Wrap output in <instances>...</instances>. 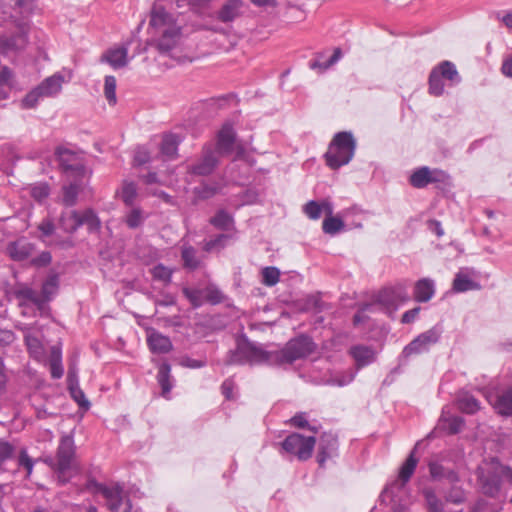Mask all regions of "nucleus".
<instances>
[{
    "mask_svg": "<svg viewBox=\"0 0 512 512\" xmlns=\"http://www.w3.org/2000/svg\"><path fill=\"white\" fill-rule=\"evenodd\" d=\"M226 365H273L272 352L266 351L261 345L249 341L242 335L236 340L235 349L229 350Z\"/></svg>",
    "mask_w": 512,
    "mask_h": 512,
    "instance_id": "nucleus-1",
    "label": "nucleus"
},
{
    "mask_svg": "<svg viewBox=\"0 0 512 512\" xmlns=\"http://www.w3.org/2000/svg\"><path fill=\"white\" fill-rule=\"evenodd\" d=\"M149 27L153 30L154 35H159L157 47L161 52H168L176 45L180 28L176 25L172 15L162 7H153Z\"/></svg>",
    "mask_w": 512,
    "mask_h": 512,
    "instance_id": "nucleus-2",
    "label": "nucleus"
},
{
    "mask_svg": "<svg viewBox=\"0 0 512 512\" xmlns=\"http://www.w3.org/2000/svg\"><path fill=\"white\" fill-rule=\"evenodd\" d=\"M356 141L351 132L343 131L335 134L325 154L326 163L332 169L348 164L355 153Z\"/></svg>",
    "mask_w": 512,
    "mask_h": 512,
    "instance_id": "nucleus-3",
    "label": "nucleus"
},
{
    "mask_svg": "<svg viewBox=\"0 0 512 512\" xmlns=\"http://www.w3.org/2000/svg\"><path fill=\"white\" fill-rule=\"evenodd\" d=\"M315 349L312 339L306 335H300L291 339L279 351L272 352L273 365L292 364L309 356Z\"/></svg>",
    "mask_w": 512,
    "mask_h": 512,
    "instance_id": "nucleus-4",
    "label": "nucleus"
},
{
    "mask_svg": "<svg viewBox=\"0 0 512 512\" xmlns=\"http://www.w3.org/2000/svg\"><path fill=\"white\" fill-rule=\"evenodd\" d=\"M93 493L101 494L105 499V505L110 512H129L132 508L129 499L123 495V488L115 483L106 485L96 480H90L87 485Z\"/></svg>",
    "mask_w": 512,
    "mask_h": 512,
    "instance_id": "nucleus-5",
    "label": "nucleus"
},
{
    "mask_svg": "<svg viewBox=\"0 0 512 512\" xmlns=\"http://www.w3.org/2000/svg\"><path fill=\"white\" fill-rule=\"evenodd\" d=\"M75 455V445L73 437L64 435L60 439L57 449L56 457L49 458L46 462L58 473V480L61 483H66V472L72 467V462Z\"/></svg>",
    "mask_w": 512,
    "mask_h": 512,
    "instance_id": "nucleus-6",
    "label": "nucleus"
},
{
    "mask_svg": "<svg viewBox=\"0 0 512 512\" xmlns=\"http://www.w3.org/2000/svg\"><path fill=\"white\" fill-rule=\"evenodd\" d=\"M442 331L438 327L424 331L408 343L402 350L399 360L405 363L410 357L427 353L441 338Z\"/></svg>",
    "mask_w": 512,
    "mask_h": 512,
    "instance_id": "nucleus-7",
    "label": "nucleus"
},
{
    "mask_svg": "<svg viewBox=\"0 0 512 512\" xmlns=\"http://www.w3.org/2000/svg\"><path fill=\"white\" fill-rule=\"evenodd\" d=\"M63 81L64 78L59 73L46 78L23 98L22 106L34 108L40 99L57 95L62 89Z\"/></svg>",
    "mask_w": 512,
    "mask_h": 512,
    "instance_id": "nucleus-8",
    "label": "nucleus"
},
{
    "mask_svg": "<svg viewBox=\"0 0 512 512\" xmlns=\"http://www.w3.org/2000/svg\"><path fill=\"white\" fill-rule=\"evenodd\" d=\"M316 444L314 436H303L299 433L288 435L281 443L283 451L305 461L312 456Z\"/></svg>",
    "mask_w": 512,
    "mask_h": 512,
    "instance_id": "nucleus-9",
    "label": "nucleus"
},
{
    "mask_svg": "<svg viewBox=\"0 0 512 512\" xmlns=\"http://www.w3.org/2000/svg\"><path fill=\"white\" fill-rule=\"evenodd\" d=\"M219 155L210 145L204 146L200 157L187 165V173L193 176H209L219 164Z\"/></svg>",
    "mask_w": 512,
    "mask_h": 512,
    "instance_id": "nucleus-10",
    "label": "nucleus"
},
{
    "mask_svg": "<svg viewBox=\"0 0 512 512\" xmlns=\"http://www.w3.org/2000/svg\"><path fill=\"white\" fill-rule=\"evenodd\" d=\"M409 299V295L402 285L382 289L376 296L377 303L389 311H395L402 303Z\"/></svg>",
    "mask_w": 512,
    "mask_h": 512,
    "instance_id": "nucleus-11",
    "label": "nucleus"
},
{
    "mask_svg": "<svg viewBox=\"0 0 512 512\" xmlns=\"http://www.w3.org/2000/svg\"><path fill=\"white\" fill-rule=\"evenodd\" d=\"M414 449H416V447ZM417 463L418 459L415 457V450H413L411 451L406 461L401 466L398 478L386 486V488L384 489V493H391L392 495H394L396 491L402 490L405 487L406 483L412 477L416 469Z\"/></svg>",
    "mask_w": 512,
    "mask_h": 512,
    "instance_id": "nucleus-12",
    "label": "nucleus"
},
{
    "mask_svg": "<svg viewBox=\"0 0 512 512\" xmlns=\"http://www.w3.org/2000/svg\"><path fill=\"white\" fill-rule=\"evenodd\" d=\"M56 156L60 168L65 173L75 174L77 176L85 173V166L80 156L66 148H58Z\"/></svg>",
    "mask_w": 512,
    "mask_h": 512,
    "instance_id": "nucleus-13",
    "label": "nucleus"
},
{
    "mask_svg": "<svg viewBox=\"0 0 512 512\" xmlns=\"http://www.w3.org/2000/svg\"><path fill=\"white\" fill-rule=\"evenodd\" d=\"M502 476L499 465L493 466L479 475V483L482 492L489 497L496 498L501 489Z\"/></svg>",
    "mask_w": 512,
    "mask_h": 512,
    "instance_id": "nucleus-14",
    "label": "nucleus"
},
{
    "mask_svg": "<svg viewBox=\"0 0 512 512\" xmlns=\"http://www.w3.org/2000/svg\"><path fill=\"white\" fill-rule=\"evenodd\" d=\"M484 396L496 413L502 416H512V386L500 392H488Z\"/></svg>",
    "mask_w": 512,
    "mask_h": 512,
    "instance_id": "nucleus-15",
    "label": "nucleus"
},
{
    "mask_svg": "<svg viewBox=\"0 0 512 512\" xmlns=\"http://www.w3.org/2000/svg\"><path fill=\"white\" fill-rule=\"evenodd\" d=\"M445 173L440 170H431L423 166L416 169L410 176V184L415 188H424L430 183L443 181Z\"/></svg>",
    "mask_w": 512,
    "mask_h": 512,
    "instance_id": "nucleus-16",
    "label": "nucleus"
},
{
    "mask_svg": "<svg viewBox=\"0 0 512 512\" xmlns=\"http://www.w3.org/2000/svg\"><path fill=\"white\" fill-rule=\"evenodd\" d=\"M338 455V439L332 433H323L319 439L317 462L323 467L325 462Z\"/></svg>",
    "mask_w": 512,
    "mask_h": 512,
    "instance_id": "nucleus-17",
    "label": "nucleus"
},
{
    "mask_svg": "<svg viewBox=\"0 0 512 512\" xmlns=\"http://www.w3.org/2000/svg\"><path fill=\"white\" fill-rule=\"evenodd\" d=\"M28 43L27 29L21 25L18 31L11 36H2L0 38V49L3 53L16 52L23 50Z\"/></svg>",
    "mask_w": 512,
    "mask_h": 512,
    "instance_id": "nucleus-18",
    "label": "nucleus"
},
{
    "mask_svg": "<svg viewBox=\"0 0 512 512\" xmlns=\"http://www.w3.org/2000/svg\"><path fill=\"white\" fill-rule=\"evenodd\" d=\"M429 473L434 481L447 480L449 483H458L460 476L458 472L450 467H446L438 460H431L428 463Z\"/></svg>",
    "mask_w": 512,
    "mask_h": 512,
    "instance_id": "nucleus-19",
    "label": "nucleus"
},
{
    "mask_svg": "<svg viewBox=\"0 0 512 512\" xmlns=\"http://www.w3.org/2000/svg\"><path fill=\"white\" fill-rule=\"evenodd\" d=\"M235 141V132L231 124L226 123L223 125L218 133L217 145L213 150L217 151L219 156L231 153Z\"/></svg>",
    "mask_w": 512,
    "mask_h": 512,
    "instance_id": "nucleus-20",
    "label": "nucleus"
},
{
    "mask_svg": "<svg viewBox=\"0 0 512 512\" xmlns=\"http://www.w3.org/2000/svg\"><path fill=\"white\" fill-rule=\"evenodd\" d=\"M358 368L370 365L376 360L377 352L371 346L354 345L349 350Z\"/></svg>",
    "mask_w": 512,
    "mask_h": 512,
    "instance_id": "nucleus-21",
    "label": "nucleus"
},
{
    "mask_svg": "<svg viewBox=\"0 0 512 512\" xmlns=\"http://www.w3.org/2000/svg\"><path fill=\"white\" fill-rule=\"evenodd\" d=\"M156 378L159 386L161 387L162 397L169 399L175 380L171 375V365L167 361L159 363Z\"/></svg>",
    "mask_w": 512,
    "mask_h": 512,
    "instance_id": "nucleus-22",
    "label": "nucleus"
},
{
    "mask_svg": "<svg viewBox=\"0 0 512 512\" xmlns=\"http://www.w3.org/2000/svg\"><path fill=\"white\" fill-rule=\"evenodd\" d=\"M147 344L151 352L156 354L169 353L173 348L170 338L155 330L148 334Z\"/></svg>",
    "mask_w": 512,
    "mask_h": 512,
    "instance_id": "nucleus-23",
    "label": "nucleus"
},
{
    "mask_svg": "<svg viewBox=\"0 0 512 512\" xmlns=\"http://www.w3.org/2000/svg\"><path fill=\"white\" fill-rule=\"evenodd\" d=\"M102 62L108 63L114 69H120L128 64V48L116 47L107 50L101 57Z\"/></svg>",
    "mask_w": 512,
    "mask_h": 512,
    "instance_id": "nucleus-24",
    "label": "nucleus"
},
{
    "mask_svg": "<svg viewBox=\"0 0 512 512\" xmlns=\"http://www.w3.org/2000/svg\"><path fill=\"white\" fill-rule=\"evenodd\" d=\"M68 390L73 400L79 405L80 408L88 410L90 402L85 397L83 390L79 387L78 378L74 371L69 370L67 375Z\"/></svg>",
    "mask_w": 512,
    "mask_h": 512,
    "instance_id": "nucleus-25",
    "label": "nucleus"
},
{
    "mask_svg": "<svg viewBox=\"0 0 512 512\" xmlns=\"http://www.w3.org/2000/svg\"><path fill=\"white\" fill-rule=\"evenodd\" d=\"M341 57L342 50L339 47L335 48L332 56L325 61L323 60L325 58V52H319L316 54V58L309 62V68L322 73L336 64L341 59Z\"/></svg>",
    "mask_w": 512,
    "mask_h": 512,
    "instance_id": "nucleus-26",
    "label": "nucleus"
},
{
    "mask_svg": "<svg viewBox=\"0 0 512 512\" xmlns=\"http://www.w3.org/2000/svg\"><path fill=\"white\" fill-rule=\"evenodd\" d=\"M480 289V284L473 281L468 273V269H461L453 280V290L462 293L470 290Z\"/></svg>",
    "mask_w": 512,
    "mask_h": 512,
    "instance_id": "nucleus-27",
    "label": "nucleus"
},
{
    "mask_svg": "<svg viewBox=\"0 0 512 512\" xmlns=\"http://www.w3.org/2000/svg\"><path fill=\"white\" fill-rule=\"evenodd\" d=\"M434 293V282L431 279L423 278L416 282L414 298L417 302H428L433 297Z\"/></svg>",
    "mask_w": 512,
    "mask_h": 512,
    "instance_id": "nucleus-28",
    "label": "nucleus"
},
{
    "mask_svg": "<svg viewBox=\"0 0 512 512\" xmlns=\"http://www.w3.org/2000/svg\"><path fill=\"white\" fill-rule=\"evenodd\" d=\"M59 225L66 233H74L82 226L80 213L76 210L63 211L59 219Z\"/></svg>",
    "mask_w": 512,
    "mask_h": 512,
    "instance_id": "nucleus-29",
    "label": "nucleus"
},
{
    "mask_svg": "<svg viewBox=\"0 0 512 512\" xmlns=\"http://www.w3.org/2000/svg\"><path fill=\"white\" fill-rule=\"evenodd\" d=\"M458 409L466 414H474L480 410V402L469 392L462 391L457 397Z\"/></svg>",
    "mask_w": 512,
    "mask_h": 512,
    "instance_id": "nucleus-30",
    "label": "nucleus"
},
{
    "mask_svg": "<svg viewBox=\"0 0 512 512\" xmlns=\"http://www.w3.org/2000/svg\"><path fill=\"white\" fill-rule=\"evenodd\" d=\"M7 253L13 260L22 261L29 257L31 245L24 239H19L8 245Z\"/></svg>",
    "mask_w": 512,
    "mask_h": 512,
    "instance_id": "nucleus-31",
    "label": "nucleus"
},
{
    "mask_svg": "<svg viewBox=\"0 0 512 512\" xmlns=\"http://www.w3.org/2000/svg\"><path fill=\"white\" fill-rule=\"evenodd\" d=\"M241 6L242 0H227L218 12V19L223 23L233 21L239 16Z\"/></svg>",
    "mask_w": 512,
    "mask_h": 512,
    "instance_id": "nucleus-32",
    "label": "nucleus"
},
{
    "mask_svg": "<svg viewBox=\"0 0 512 512\" xmlns=\"http://www.w3.org/2000/svg\"><path fill=\"white\" fill-rule=\"evenodd\" d=\"M59 288V276L56 273H50L42 284L41 298L45 301V309L49 302L57 293Z\"/></svg>",
    "mask_w": 512,
    "mask_h": 512,
    "instance_id": "nucleus-33",
    "label": "nucleus"
},
{
    "mask_svg": "<svg viewBox=\"0 0 512 512\" xmlns=\"http://www.w3.org/2000/svg\"><path fill=\"white\" fill-rule=\"evenodd\" d=\"M428 512H444L445 501L441 500L432 487L422 490Z\"/></svg>",
    "mask_w": 512,
    "mask_h": 512,
    "instance_id": "nucleus-34",
    "label": "nucleus"
},
{
    "mask_svg": "<svg viewBox=\"0 0 512 512\" xmlns=\"http://www.w3.org/2000/svg\"><path fill=\"white\" fill-rule=\"evenodd\" d=\"M451 486L444 493L446 503L461 505L467 500V491L457 483H450Z\"/></svg>",
    "mask_w": 512,
    "mask_h": 512,
    "instance_id": "nucleus-35",
    "label": "nucleus"
},
{
    "mask_svg": "<svg viewBox=\"0 0 512 512\" xmlns=\"http://www.w3.org/2000/svg\"><path fill=\"white\" fill-rule=\"evenodd\" d=\"M433 69L438 70L442 78L450 81L452 85L458 84L461 81V77L456 69L455 64L450 61H442Z\"/></svg>",
    "mask_w": 512,
    "mask_h": 512,
    "instance_id": "nucleus-36",
    "label": "nucleus"
},
{
    "mask_svg": "<svg viewBox=\"0 0 512 512\" xmlns=\"http://www.w3.org/2000/svg\"><path fill=\"white\" fill-rule=\"evenodd\" d=\"M221 190V185L218 182H202L193 190L194 195L199 200H207L214 197Z\"/></svg>",
    "mask_w": 512,
    "mask_h": 512,
    "instance_id": "nucleus-37",
    "label": "nucleus"
},
{
    "mask_svg": "<svg viewBox=\"0 0 512 512\" xmlns=\"http://www.w3.org/2000/svg\"><path fill=\"white\" fill-rule=\"evenodd\" d=\"M49 365L52 378L60 379L64 374V369L62 366L61 350L56 346L51 348Z\"/></svg>",
    "mask_w": 512,
    "mask_h": 512,
    "instance_id": "nucleus-38",
    "label": "nucleus"
},
{
    "mask_svg": "<svg viewBox=\"0 0 512 512\" xmlns=\"http://www.w3.org/2000/svg\"><path fill=\"white\" fill-rule=\"evenodd\" d=\"M210 223L217 229L227 231L234 227V218L226 210L220 209L210 219Z\"/></svg>",
    "mask_w": 512,
    "mask_h": 512,
    "instance_id": "nucleus-39",
    "label": "nucleus"
},
{
    "mask_svg": "<svg viewBox=\"0 0 512 512\" xmlns=\"http://www.w3.org/2000/svg\"><path fill=\"white\" fill-rule=\"evenodd\" d=\"M180 139L175 134L164 135L161 143V153L172 159L176 156Z\"/></svg>",
    "mask_w": 512,
    "mask_h": 512,
    "instance_id": "nucleus-40",
    "label": "nucleus"
},
{
    "mask_svg": "<svg viewBox=\"0 0 512 512\" xmlns=\"http://www.w3.org/2000/svg\"><path fill=\"white\" fill-rule=\"evenodd\" d=\"M17 297L31 302L41 313L45 310V301H43L41 295H38L32 288L24 287L19 289L17 291Z\"/></svg>",
    "mask_w": 512,
    "mask_h": 512,
    "instance_id": "nucleus-41",
    "label": "nucleus"
},
{
    "mask_svg": "<svg viewBox=\"0 0 512 512\" xmlns=\"http://www.w3.org/2000/svg\"><path fill=\"white\" fill-rule=\"evenodd\" d=\"M181 258L184 263V267L195 270L200 266V259L197 256V251L190 245H184L181 251Z\"/></svg>",
    "mask_w": 512,
    "mask_h": 512,
    "instance_id": "nucleus-42",
    "label": "nucleus"
},
{
    "mask_svg": "<svg viewBox=\"0 0 512 512\" xmlns=\"http://www.w3.org/2000/svg\"><path fill=\"white\" fill-rule=\"evenodd\" d=\"M182 293L193 308H199L205 303L204 288L183 287Z\"/></svg>",
    "mask_w": 512,
    "mask_h": 512,
    "instance_id": "nucleus-43",
    "label": "nucleus"
},
{
    "mask_svg": "<svg viewBox=\"0 0 512 512\" xmlns=\"http://www.w3.org/2000/svg\"><path fill=\"white\" fill-rule=\"evenodd\" d=\"M145 219L143 211L134 207L126 213L124 222L130 229H137L143 225Z\"/></svg>",
    "mask_w": 512,
    "mask_h": 512,
    "instance_id": "nucleus-44",
    "label": "nucleus"
},
{
    "mask_svg": "<svg viewBox=\"0 0 512 512\" xmlns=\"http://www.w3.org/2000/svg\"><path fill=\"white\" fill-rule=\"evenodd\" d=\"M429 93L433 96H441L444 93L443 78L438 70L432 69L429 75Z\"/></svg>",
    "mask_w": 512,
    "mask_h": 512,
    "instance_id": "nucleus-45",
    "label": "nucleus"
},
{
    "mask_svg": "<svg viewBox=\"0 0 512 512\" xmlns=\"http://www.w3.org/2000/svg\"><path fill=\"white\" fill-rule=\"evenodd\" d=\"M82 226L86 225L90 232H96L100 229L101 222L92 209H86L80 213Z\"/></svg>",
    "mask_w": 512,
    "mask_h": 512,
    "instance_id": "nucleus-46",
    "label": "nucleus"
},
{
    "mask_svg": "<svg viewBox=\"0 0 512 512\" xmlns=\"http://www.w3.org/2000/svg\"><path fill=\"white\" fill-rule=\"evenodd\" d=\"M441 422L449 434L458 433L464 425V420L462 417L455 415L446 417L444 411L441 416Z\"/></svg>",
    "mask_w": 512,
    "mask_h": 512,
    "instance_id": "nucleus-47",
    "label": "nucleus"
},
{
    "mask_svg": "<svg viewBox=\"0 0 512 512\" xmlns=\"http://www.w3.org/2000/svg\"><path fill=\"white\" fill-rule=\"evenodd\" d=\"M25 343L27 345L28 351L30 355L39 360L44 355V348L40 340L31 334L25 335Z\"/></svg>",
    "mask_w": 512,
    "mask_h": 512,
    "instance_id": "nucleus-48",
    "label": "nucleus"
},
{
    "mask_svg": "<svg viewBox=\"0 0 512 512\" xmlns=\"http://www.w3.org/2000/svg\"><path fill=\"white\" fill-rule=\"evenodd\" d=\"M344 222L337 217H327L324 219L322 229L326 234L335 235L344 229Z\"/></svg>",
    "mask_w": 512,
    "mask_h": 512,
    "instance_id": "nucleus-49",
    "label": "nucleus"
},
{
    "mask_svg": "<svg viewBox=\"0 0 512 512\" xmlns=\"http://www.w3.org/2000/svg\"><path fill=\"white\" fill-rule=\"evenodd\" d=\"M204 296H205V303L208 302L212 305L219 304L224 299L223 293L214 284H209L206 287H204Z\"/></svg>",
    "mask_w": 512,
    "mask_h": 512,
    "instance_id": "nucleus-50",
    "label": "nucleus"
},
{
    "mask_svg": "<svg viewBox=\"0 0 512 512\" xmlns=\"http://www.w3.org/2000/svg\"><path fill=\"white\" fill-rule=\"evenodd\" d=\"M79 193V185L76 183H71L68 186L63 187V203L71 207L76 204L77 197Z\"/></svg>",
    "mask_w": 512,
    "mask_h": 512,
    "instance_id": "nucleus-51",
    "label": "nucleus"
},
{
    "mask_svg": "<svg viewBox=\"0 0 512 512\" xmlns=\"http://www.w3.org/2000/svg\"><path fill=\"white\" fill-rule=\"evenodd\" d=\"M137 196V186L134 182H124L121 191V199L127 206H131Z\"/></svg>",
    "mask_w": 512,
    "mask_h": 512,
    "instance_id": "nucleus-52",
    "label": "nucleus"
},
{
    "mask_svg": "<svg viewBox=\"0 0 512 512\" xmlns=\"http://www.w3.org/2000/svg\"><path fill=\"white\" fill-rule=\"evenodd\" d=\"M104 94L110 105L116 104V79L114 76L105 77Z\"/></svg>",
    "mask_w": 512,
    "mask_h": 512,
    "instance_id": "nucleus-53",
    "label": "nucleus"
},
{
    "mask_svg": "<svg viewBox=\"0 0 512 512\" xmlns=\"http://www.w3.org/2000/svg\"><path fill=\"white\" fill-rule=\"evenodd\" d=\"M280 271L276 267H265L262 270V283L266 286H274L279 282Z\"/></svg>",
    "mask_w": 512,
    "mask_h": 512,
    "instance_id": "nucleus-54",
    "label": "nucleus"
},
{
    "mask_svg": "<svg viewBox=\"0 0 512 512\" xmlns=\"http://www.w3.org/2000/svg\"><path fill=\"white\" fill-rule=\"evenodd\" d=\"M501 510V505L490 503L485 499L480 498L473 504L470 512H500Z\"/></svg>",
    "mask_w": 512,
    "mask_h": 512,
    "instance_id": "nucleus-55",
    "label": "nucleus"
},
{
    "mask_svg": "<svg viewBox=\"0 0 512 512\" xmlns=\"http://www.w3.org/2000/svg\"><path fill=\"white\" fill-rule=\"evenodd\" d=\"M354 377H355L354 372L346 371V372L337 374L335 376H332L328 380V383L331 385H336V386L342 387V386L350 384L353 381Z\"/></svg>",
    "mask_w": 512,
    "mask_h": 512,
    "instance_id": "nucleus-56",
    "label": "nucleus"
},
{
    "mask_svg": "<svg viewBox=\"0 0 512 512\" xmlns=\"http://www.w3.org/2000/svg\"><path fill=\"white\" fill-rule=\"evenodd\" d=\"M303 211L310 219L313 220L319 219L322 214L320 203L314 200L307 202L303 207Z\"/></svg>",
    "mask_w": 512,
    "mask_h": 512,
    "instance_id": "nucleus-57",
    "label": "nucleus"
},
{
    "mask_svg": "<svg viewBox=\"0 0 512 512\" xmlns=\"http://www.w3.org/2000/svg\"><path fill=\"white\" fill-rule=\"evenodd\" d=\"M30 194L35 200L41 202L42 200L48 197L49 186L45 183L36 184L33 187H31Z\"/></svg>",
    "mask_w": 512,
    "mask_h": 512,
    "instance_id": "nucleus-58",
    "label": "nucleus"
},
{
    "mask_svg": "<svg viewBox=\"0 0 512 512\" xmlns=\"http://www.w3.org/2000/svg\"><path fill=\"white\" fill-rule=\"evenodd\" d=\"M152 275L155 279L163 282H170L172 271L164 265L158 264L152 269Z\"/></svg>",
    "mask_w": 512,
    "mask_h": 512,
    "instance_id": "nucleus-59",
    "label": "nucleus"
},
{
    "mask_svg": "<svg viewBox=\"0 0 512 512\" xmlns=\"http://www.w3.org/2000/svg\"><path fill=\"white\" fill-rule=\"evenodd\" d=\"M229 238L230 236L227 234H219L215 238L207 241L205 243L204 249L209 252L214 248H223Z\"/></svg>",
    "mask_w": 512,
    "mask_h": 512,
    "instance_id": "nucleus-60",
    "label": "nucleus"
},
{
    "mask_svg": "<svg viewBox=\"0 0 512 512\" xmlns=\"http://www.w3.org/2000/svg\"><path fill=\"white\" fill-rule=\"evenodd\" d=\"M179 364L185 368L199 369L206 366V361L184 356L180 359Z\"/></svg>",
    "mask_w": 512,
    "mask_h": 512,
    "instance_id": "nucleus-61",
    "label": "nucleus"
},
{
    "mask_svg": "<svg viewBox=\"0 0 512 512\" xmlns=\"http://www.w3.org/2000/svg\"><path fill=\"white\" fill-rule=\"evenodd\" d=\"M14 453V447L5 441H0V466L4 461L11 458Z\"/></svg>",
    "mask_w": 512,
    "mask_h": 512,
    "instance_id": "nucleus-62",
    "label": "nucleus"
},
{
    "mask_svg": "<svg viewBox=\"0 0 512 512\" xmlns=\"http://www.w3.org/2000/svg\"><path fill=\"white\" fill-rule=\"evenodd\" d=\"M39 231L41 232V237H49L55 231V225L50 219H44L38 226Z\"/></svg>",
    "mask_w": 512,
    "mask_h": 512,
    "instance_id": "nucleus-63",
    "label": "nucleus"
},
{
    "mask_svg": "<svg viewBox=\"0 0 512 512\" xmlns=\"http://www.w3.org/2000/svg\"><path fill=\"white\" fill-rule=\"evenodd\" d=\"M419 311H420V307H415L413 309L406 311L402 315L401 322L404 324H409V323L413 322L416 319L417 315L419 314Z\"/></svg>",
    "mask_w": 512,
    "mask_h": 512,
    "instance_id": "nucleus-64",
    "label": "nucleus"
}]
</instances>
